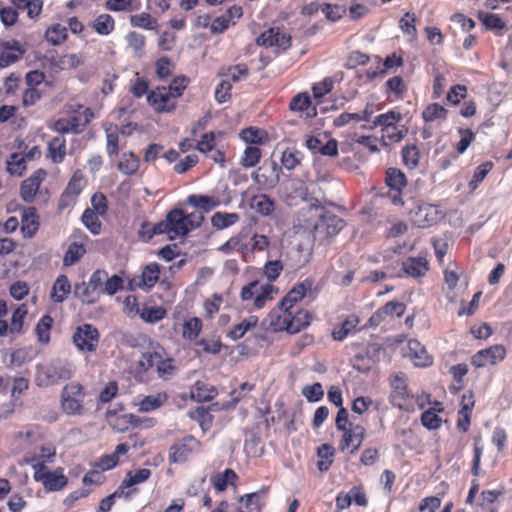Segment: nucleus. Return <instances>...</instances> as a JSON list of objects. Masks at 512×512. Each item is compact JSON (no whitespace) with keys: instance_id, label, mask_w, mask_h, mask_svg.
Instances as JSON below:
<instances>
[{"instance_id":"0e129e2a","label":"nucleus","mask_w":512,"mask_h":512,"mask_svg":"<svg viewBox=\"0 0 512 512\" xmlns=\"http://www.w3.org/2000/svg\"><path fill=\"white\" fill-rule=\"evenodd\" d=\"M494 163L492 161H485L478 165L472 175L471 180L468 183V187L471 191L476 190L480 183L486 178L489 172L493 169Z\"/></svg>"},{"instance_id":"f257e3e1","label":"nucleus","mask_w":512,"mask_h":512,"mask_svg":"<svg viewBox=\"0 0 512 512\" xmlns=\"http://www.w3.org/2000/svg\"><path fill=\"white\" fill-rule=\"evenodd\" d=\"M314 281L306 278L296 283L269 312V328L274 332L296 334L308 327L311 313L302 308L301 303L312 292Z\"/></svg>"},{"instance_id":"1a4fd4ad","label":"nucleus","mask_w":512,"mask_h":512,"mask_svg":"<svg viewBox=\"0 0 512 512\" xmlns=\"http://www.w3.org/2000/svg\"><path fill=\"white\" fill-rule=\"evenodd\" d=\"M87 184V180L80 169H77L68 181L58 201V209L65 210L74 206L77 199Z\"/></svg>"},{"instance_id":"bb28decb","label":"nucleus","mask_w":512,"mask_h":512,"mask_svg":"<svg viewBox=\"0 0 512 512\" xmlns=\"http://www.w3.org/2000/svg\"><path fill=\"white\" fill-rule=\"evenodd\" d=\"M429 269V261L424 256L407 257L402 262V270L405 275L412 278L424 277Z\"/></svg>"},{"instance_id":"3c124183","label":"nucleus","mask_w":512,"mask_h":512,"mask_svg":"<svg viewBox=\"0 0 512 512\" xmlns=\"http://www.w3.org/2000/svg\"><path fill=\"white\" fill-rule=\"evenodd\" d=\"M502 494V491L484 490L481 493V501L478 504L476 512H498L496 501Z\"/></svg>"},{"instance_id":"ddd939ff","label":"nucleus","mask_w":512,"mask_h":512,"mask_svg":"<svg viewBox=\"0 0 512 512\" xmlns=\"http://www.w3.org/2000/svg\"><path fill=\"white\" fill-rule=\"evenodd\" d=\"M100 334L92 324L78 326L73 334V343L82 352H94L99 344Z\"/></svg>"},{"instance_id":"0eeeda50","label":"nucleus","mask_w":512,"mask_h":512,"mask_svg":"<svg viewBox=\"0 0 512 512\" xmlns=\"http://www.w3.org/2000/svg\"><path fill=\"white\" fill-rule=\"evenodd\" d=\"M273 286L254 280L244 285L240 291V299L253 309H262L268 300H272Z\"/></svg>"},{"instance_id":"423d86ee","label":"nucleus","mask_w":512,"mask_h":512,"mask_svg":"<svg viewBox=\"0 0 512 512\" xmlns=\"http://www.w3.org/2000/svg\"><path fill=\"white\" fill-rule=\"evenodd\" d=\"M74 371L75 368L69 361L55 359L38 370L37 379L39 385H54L60 381L70 380L74 375Z\"/></svg>"},{"instance_id":"e433bc0d","label":"nucleus","mask_w":512,"mask_h":512,"mask_svg":"<svg viewBox=\"0 0 512 512\" xmlns=\"http://www.w3.org/2000/svg\"><path fill=\"white\" fill-rule=\"evenodd\" d=\"M477 17L487 30L493 31L496 35L500 36L506 30V23L498 14L479 11Z\"/></svg>"},{"instance_id":"7ed1b4c3","label":"nucleus","mask_w":512,"mask_h":512,"mask_svg":"<svg viewBox=\"0 0 512 512\" xmlns=\"http://www.w3.org/2000/svg\"><path fill=\"white\" fill-rule=\"evenodd\" d=\"M26 463L30 464L34 470V480L41 483L46 491H60L68 484V478L62 467H57L51 471L45 462L39 461L36 456L26 458Z\"/></svg>"},{"instance_id":"49530a36","label":"nucleus","mask_w":512,"mask_h":512,"mask_svg":"<svg viewBox=\"0 0 512 512\" xmlns=\"http://www.w3.org/2000/svg\"><path fill=\"white\" fill-rule=\"evenodd\" d=\"M90 27L97 34L107 36L115 30V20L109 14H100L90 23Z\"/></svg>"},{"instance_id":"c756f323","label":"nucleus","mask_w":512,"mask_h":512,"mask_svg":"<svg viewBox=\"0 0 512 512\" xmlns=\"http://www.w3.org/2000/svg\"><path fill=\"white\" fill-rule=\"evenodd\" d=\"M218 395V391L215 386L198 380L192 386L190 396L197 402H209Z\"/></svg>"},{"instance_id":"72a5a7b5","label":"nucleus","mask_w":512,"mask_h":512,"mask_svg":"<svg viewBox=\"0 0 512 512\" xmlns=\"http://www.w3.org/2000/svg\"><path fill=\"white\" fill-rule=\"evenodd\" d=\"M81 241H74L69 244L67 251L63 257V265L66 267L76 264L86 253L85 241L88 240L86 235L81 236Z\"/></svg>"},{"instance_id":"69168bd1","label":"nucleus","mask_w":512,"mask_h":512,"mask_svg":"<svg viewBox=\"0 0 512 512\" xmlns=\"http://www.w3.org/2000/svg\"><path fill=\"white\" fill-rule=\"evenodd\" d=\"M83 64V59L81 55L77 53H69L64 54L61 56H58L55 61L54 65L59 68L60 70H72L76 69L80 65Z\"/></svg>"},{"instance_id":"4c0bfd02","label":"nucleus","mask_w":512,"mask_h":512,"mask_svg":"<svg viewBox=\"0 0 512 512\" xmlns=\"http://www.w3.org/2000/svg\"><path fill=\"white\" fill-rule=\"evenodd\" d=\"M238 479L237 473L233 469L227 468L223 472L215 474L211 478V483L216 491L223 492L227 489L228 485L236 487Z\"/></svg>"},{"instance_id":"4468645a","label":"nucleus","mask_w":512,"mask_h":512,"mask_svg":"<svg viewBox=\"0 0 512 512\" xmlns=\"http://www.w3.org/2000/svg\"><path fill=\"white\" fill-rule=\"evenodd\" d=\"M186 221V214L182 209H172L162 220L165 234H168L172 240L186 236L190 232Z\"/></svg>"},{"instance_id":"dca6fc26","label":"nucleus","mask_w":512,"mask_h":512,"mask_svg":"<svg viewBox=\"0 0 512 512\" xmlns=\"http://www.w3.org/2000/svg\"><path fill=\"white\" fill-rule=\"evenodd\" d=\"M281 168L276 161H271L268 167H259L252 172L251 177L261 190H271L280 182Z\"/></svg>"},{"instance_id":"5fc2aeb1","label":"nucleus","mask_w":512,"mask_h":512,"mask_svg":"<svg viewBox=\"0 0 512 512\" xmlns=\"http://www.w3.org/2000/svg\"><path fill=\"white\" fill-rule=\"evenodd\" d=\"M152 472L148 468H141L136 471H128L121 483V488H130L149 480Z\"/></svg>"},{"instance_id":"de8ad7c7","label":"nucleus","mask_w":512,"mask_h":512,"mask_svg":"<svg viewBox=\"0 0 512 512\" xmlns=\"http://www.w3.org/2000/svg\"><path fill=\"white\" fill-rule=\"evenodd\" d=\"M251 207L262 216H270L275 210V202L268 195L259 194L252 197Z\"/></svg>"},{"instance_id":"c03bdc74","label":"nucleus","mask_w":512,"mask_h":512,"mask_svg":"<svg viewBox=\"0 0 512 512\" xmlns=\"http://www.w3.org/2000/svg\"><path fill=\"white\" fill-rule=\"evenodd\" d=\"M335 449L330 444H322L317 448V467L320 472H326L334 462Z\"/></svg>"},{"instance_id":"680f3d73","label":"nucleus","mask_w":512,"mask_h":512,"mask_svg":"<svg viewBox=\"0 0 512 512\" xmlns=\"http://www.w3.org/2000/svg\"><path fill=\"white\" fill-rule=\"evenodd\" d=\"M188 416L199 423L203 431L211 428L213 423V416L210 414L209 409L199 406L188 412Z\"/></svg>"},{"instance_id":"f3484780","label":"nucleus","mask_w":512,"mask_h":512,"mask_svg":"<svg viewBox=\"0 0 512 512\" xmlns=\"http://www.w3.org/2000/svg\"><path fill=\"white\" fill-rule=\"evenodd\" d=\"M291 36L280 28H269L262 32L256 39V43L259 46L266 48H277L281 51H286L291 47Z\"/></svg>"},{"instance_id":"8fccbe9b","label":"nucleus","mask_w":512,"mask_h":512,"mask_svg":"<svg viewBox=\"0 0 512 512\" xmlns=\"http://www.w3.org/2000/svg\"><path fill=\"white\" fill-rule=\"evenodd\" d=\"M421 116L426 123H431L437 120L445 121L448 116V110L439 103H431L423 109Z\"/></svg>"},{"instance_id":"ea45409f","label":"nucleus","mask_w":512,"mask_h":512,"mask_svg":"<svg viewBox=\"0 0 512 512\" xmlns=\"http://www.w3.org/2000/svg\"><path fill=\"white\" fill-rule=\"evenodd\" d=\"M16 9L26 11L27 17L33 21H37L42 13L43 0H11Z\"/></svg>"},{"instance_id":"37998d69","label":"nucleus","mask_w":512,"mask_h":512,"mask_svg":"<svg viewBox=\"0 0 512 512\" xmlns=\"http://www.w3.org/2000/svg\"><path fill=\"white\" fill-rule=\"evenodd\" d=\"M408 133L404 125L394 124L381 128V140L384 145L400 142Z\"/></svg>"},{"instance_id":"09e8293b","label":"nucleus","mask_w":512,"mask_h":512,"mask_svg":"<svg viewBox=\"0 0 512 512\" xmlns=\"http://www.w3.org/2000/svg\"><path fill=\"white\" fill-rule=\"evenodd\" d=\"M187 201L192 206L199 208L203 212H210L220 205L218 197L208 195H190L187 198Z\"/></svg>"},{"instance_id":"052dcab7","label":"nucleus","mask_w":512,"mask_h":512,"mask_svg":"<svg viewBox=\"0 0 512 512\" xmlns=\"http://www.w3.org/2000/svg\"><path fill=\"white\" fill-rule=\"evenodd\" d=\"M262 158V151L258 146L247 145L240 158V164L243 168L255 167Z\"/></svg>"},{"instance_id":"7c9ffc66","label":"nucleus","mask_w":512,"mask_h":512,"mask_svg":"<svg viewBox=\"0 0 512 512\" xmlns=\"http://www.w3.org/2000/svg\"><path fill=\"white\" fill-rule=\"evenodd\" d=\"M129 450L130 446L127 443H120L116 446L113 453L102 455L95 463V467L102 471L113 469L119 463V456L126 454Z\"/></svg>"},{"instance_id":"13d9d810","label":"nucleus","mask_w":512,"mask_h":512,"mask_svg":"<svg viewBox=\"0 0 512 512\" xmlns=\"http://www.w3.org/2000/svg\"><path fill=\"white\" fill-rule=\"evenodd\" d=\"M202 327L203 323L200 318L191 317L182 325V337L190 341L196 340L202 331Z\"/></svg>"},{"instance_id":"473e14b6","label":"nucleus","mask_w":512,"mask_h":512,"mask_svg":"<svg viewBox=\"0 0 512 512\" xmlns=\"http://www.w3.org/2000/svg\"><path fill=\"white\" fill-rule=\"evenodd\" d=\"M240 139L247 145L258 146L268 142L269 136L266 130L254 126L244 128L239 133Z\"/></svg>"},{"instance_id":"603ef678","label":"nucleus","mask_w":512,"mask_h":512,"mask_svg":"<svg viewBox=\"0 0 512 512\" xmlns=\"http://www.w3.org/2000/svg\"><path fill=\"white\" fill-rule=\"evenodd\" d=\"M107 422L114 431L125 432L131 428V413L118 414L108 411Z\"/></svg>"},{"instance_id":"4d7b16f0","label":"nucleus","mask_w":512,"mask_h":512,"mask_svg":"<svg viewBox=\"0 0 512 512\" xmlns=\"http://www.w3.org/2000/svg\"><path fill=\"white\" fill-rule=\"evenodd\" d=\"M222 136H224V133L221 131L204 133L197 142L195 149L203 154L212 152L218 146L216 142L217 138Z\"/></svg>"},{"instance_id":"9d476101","label":"nucleus","mask_w":512,"mask_h":512,"mask_svg":"<svg viewBox=\"0 0 512 512\" xmlns=\"http://www.w3.org/2000/svg\"><path fill=\"white\" fill-rule=\"evenodd\" d=\"M46 177V170L40 168L34 171L28 178L23 180L19 191L21 199L24 202L31 204L36 200L37 195H42L43 192L48 194V189H41V185Z\"/></svg>"},{"instance_id":"cd10ccee","label":"nucleus","mask_w":512,"mask_h":512,"mask_svg":"<svg viewBox=\"0 0 512 512\" xmlns=\"http://www.w3.org/2000/svg\"><path fill=\"white\" fill-rule=\"evenodd\" d=\"M407 356L417 367H428L433 362V358L428 354L425 347L415 339L408 341Z\"/></svg>"},{"instance_id":"f704fd0d","label":"nucleus","mask_w":512,"mask_h":512,"mask_svg":"<svg viewBox=\"0 0 512 512\" xmlns=\"http://www.w3.org/2000/svg\"><path fill=\"white\" fill-rule=\"evenodd\" d=\"M407 92V85L401 76H393L385 83V94L391 101L402 100Z\"/></svg>"},{"instance_id":"c9c22d12","label":"nucleus","mask_w":512,"mask_h":512,"mask_svg":"<svg viewBox=\"0 0 512 512\" xmlns=\"http://www.w3.org/2000/svg\"><path fill=\"white\" fill-rule=\"evenodd\" d=\"M259 322V318L255 315H250L244 318L240 323L233 325L227 332V338L236 341L244 337V335L254 329Z\"/></svg>"},{"instance_id":"79ce46f5","label":"nucleus","mask_w":512,"mask_h":512,"mask_svg":"<svg viewBox=\"0 0 512 512\" xmlns=\"http://www.w3.org/2000/svg\"><path fill=\"white\" fill-rule=\"evenodd\" d=\"M71 292V282L65 274L59 275L52 287L51 299L56 303H62Z\"/></svg>"},{"instance_id":"20e7f679","label":"nucleus","mask_w":512,"mask_h":512,"mask_svg":"<svg viewBox=\"0 0 512 512\" xmlns=\"http://www.w3.org/2000/svg\"><path fill=\"white\" fill-rule=\"evenodd\" d=\"M93 116L94 114L90 108L79 105L78 108L71 111L67 117L55 120L50 128L60 134H79L89 124Z\"/></svg>"},{"instance_id":"f03ea898","label":"nucleus","mask_w":512,"mask_h":512,"mask_svg":"<svg viewBox=\"0 0 512 512\" xmlns=\"http://www.w3.org/2000/svg\"><path fill=\"white\" fill-rule=\"evenodd\" d=\"M390 393L389 403L394 407L406 413L415 411L414 394L408 388V378L404 372L392 373L388 378Z\"/></svg>"},{"instance_id":"338daca9","label":"nucleus","mask_w":512,"mask_h":512,"mask_svg":"<svg viewBox=\"0 0 512 512\" xmlns=\"http://www.w3.org/2000/svg\"><path fill=\"white\" fill-rule=\"evenodd\" d=\"M99 292L86 282L77 284L75 286V296L80 299L83 303L94 304L99 298Z\"/></svg>"},{"instance_id":"e2e57ef3","label":"nucleus","mask_w":512,"mask_h":512,"mask_svg":"<svg viewBox=\"0 0 512 512\" xmlns=\"http://www.w3.org/2000/svg\"><path fill=\"white\" fill-rule=\"evenodd\" d=\"M303 154L295 148H286L281 155L282 167L286 170H294L301 164Z\"/></svg>"},{"instance_id":"a211bd4d","label":"nucleus","mask_w":512,"mask_h":512,"mask_svg":"<svg viewBox=\"0 0 512 512\" xmlns=\"http://www.w3.org/2000/svg\"><path fill=\"white\" fill-rule=\"evenodd\" d=\"M344 225L345 223L343 219L334 213L325 210L320 221H318V225H316L314 233L315 236L322 239L332 238L342 230Z\"/></svg>"},{"instance_id":"c85d7f7f","label":"nucleus","mask_w":512,"mask_h":512,"mask_svg":"<svg viewBox=\"0 0 512 512\" xmlns=\"http://www.w3.org/2000/svg\"><path fill=\"white\" fill-rule=\"evenodd\" d=\"M168 398L169 396L165 391L144 396L136 403V406L138 407V412L148 413L155 411L161 408L167 402Z\"/></svg>"},{"instance_id":"58836bf2","label":"nucleus","mask_w":512,"mask_h":512,"mask_svg":"<svg viewBox=\"0 0 512 512\" xmlns=\"http://www.w3.org/2000/svg\"><path fill=\"white\" fill-rule=\"evenodd\" d=\"M48 157L54 164L62 163L66 156V139L64 136H56L48 142Z\"/></svg>"},{"instance_id":"9b49d317","label":"nucleus","mask_w":512,"mask_h":512,"mask_svg":"<svg viewBox=\"0 0 512 512\" xmlns=\"http://www.w3.org/2000/svg\"><path fill=\"white\" fill-rule=\"evenodd\" d=\"M147 102L157 113H170L177 108L178 98L166 86H157L148 93Z\"/></svg>"},{"instance_id":"2f4dec72","label":"nucleus","mask_w":512,"mask_h":512,"mask_svg":"<svg viewBox=\"0 0 512 512\" xmlns=\"http://www.w3.org/2000/svg\"><path fill=\"white\" fill-rule=\"evenodd\" d=\"M360 323V319L357 315L351 314L348 315L345 320H343L340 324L336 325L331 333L333 340L335 341H343L346 339L353 331L356 330V327Z\"/></svg>"},{"instance_id":"f8f14e48","label":"nucleus","mask_w":512,"mask_h":512,"mask_svg":"<svg viewBox=\"0 0 512 512\" xmlns=\"http://www.w3.org/2000/svg\"><path fill=\"white\" fill-rule=\"evenodd\" d=\"M385 183L389 187V197L392 203L403 206L402 192L408 184L405 173L399 168L389 167L385 173Z\"/></svg>"},{"instance_id":"a18cd8bd","label":"nucleus","mask_w":512,"mask_h":512,"mask_svg":"<svg viewBox=\"0 0 512 512\" xmlns=\"http://www.w3.org/2000/svg\"><path fill=\"white\" fill-rule=\"evenodd\" d=\"M44 37L49 44L59 46L68 39L67 27L60 23L52 24L46 29Z\"/></svg>"},{"instance_id":"6e6d98bb","label":"nucleus","mask_w":512,"mask_h":512,"mask_svg":"<svg viewBox=\"0 0 512 512\" xmlns=\"http://www.w3.org/2000/svg\"><path fill=\"white\" fill-rule=\"evenodd\" d=\"M403 164L410 170L419 165L420 150L416 144H407L401 150Z\"/></svg>"},{"instance_id":"39448f33","label":"nucleus","mask_w":512,"mask_h":512,"mask_svg":"<svg viewBox=\"0 0 512 512\" xmlns=\"http://www.w3.org/2000/svg\"><path fill=\"white\" fill-rule=\"evenodd\" d=\"M86 392L84 386L79 382L66 384L60 395L61 410L68 416H81L84 414V400Z\"/></svg>"},{"instance_id":"5701e85b","label":"nucleus","mask_w":512,"mask_h":512,"mask_svg":"<svg viewBox=\"0 0 512 512\" xmlns=\"http://www.w3.org/2000/svg\"><path fill=\"white\" fill-rule=\"evenodd\" d=\"M325 212V208L318 202L310 204L306 208H302L298 214V220L302 227L307 230H316V225Z\"/></svg>"},{"instance_id":"6e6552de","label":"nucleus","mask_w":512,"mask_h":512,"mask_svg":"<svg viewBox=\"0 0 512 512\" xmlns=\"http://www.w3.org/2000/svg\"><path fill=\"white\" fill-rule=\"evenodd\" d=\"M201 448V442L192 435L177 440L169 449L168 460L170 464H181Z\"/></svg>"},{"instance_id":"412c9836","label":"nucleus","mask_w":512,"mask_h":512,"mask_svg":"<svg viewBox=\"0 0 512 512\" xmlns=\"http://www.w3.org/2000/svg\"><path fill=\"white\" fill-rule=\"evenodd\" d=\"M283 197L287 202L300 199L306 201L308 199V187L305 181L300 178H291L282 184Z\"/></svg>"},{"instance_id":"a878e982","label":"nucleus","mask_w":512,"mask_h":512,"mask_svg":"<svg viewBox=\"0 0 512 512\" xmlns=\"http://www.w3.org/2000/svg\"><path fill=\"white\" fill-rule=\"evenodd\" d=\"M165 354L166 351L161 345H151L150 348L142 353L141 359L138 362V369L142 372H147L152 368L156 369Z\"/></svg>"},{"instance_id":"864d4df0","label":"nucleus","mask_w":512,"mask_h":512,"mask_svg":"<svg viewBox=\"0 0 512 512\" xmlns=\"http://www.w3.org/2000/svg\"><path fill=\"white\" fill-rule=\"evenodd\" d=\"M118 169L125 175L135 174L140 166V159L133 152H124L118 162Z\"/></svg>"},{"instance_id":"bf43d9fd","label":"nucleus","mask_w":512,"mask_h":512,"mask_svg":"<svg viewBox=\"0 0 512 512\" xmlns=\"http://www.w3.org/2000/svg\"><path fill=\"white\" fill-rule=\"evenodd\" d=\"M28 314V309L25 304L19 305L13 312L10 324L8 325V332L10 334H19L22 332L24 320Z\"/></svg>"},{"instance_id":"2eb2a0df","label":"nucleus","mask_w":512,"mask_h":512,"mask_svg":"<svg viewBox=\"0 0 512 512\" xmlns=\"http://www.w3.org/2000/svg\"><path fill=\"white\" fill-rule=\"evenodd\" d=\"M406 305L400 301H389L378 308L368 319L369 327L376 328L387 320L400 318L405 314Z\"/></svg>"},{"instance_id":"aec40b11","label":"nucleus","mask_w":512,"mask_h":512,"mask_svg":"<svg viewBox=\"0 0 512 512\" xmlns=\"http://www.w3.org/2000/svg\"><path fill=\"white\" fill-rule=\"evenodd\" d=\"M25 52V46L17 40L0 41V68L16 63Z\"/></svg>"},{"instance_id":"6ab92c4d","label":"nucleus","mask_w":512,"mask_h":512,"mask_svg":"<svg viewBox=\"0 0 512 512\" xmlns=\"http://www.w3.org/2000/svg\"><path fill=\"white\" fill-rule=\"evenodd\" d=\"M506 349L503 345H493L488 348L479 350L471 357V364L477 368L496 365L504 360Z\"/></svg>"},{"instance_id":"774afa93","label":"nucleus","mask_w":512,"mask_h":512,"mask_svg":"<svg viewBox=\"0 0 512 512\" xmlns=\"http://www.w3.org/2000/svg\"><path fill=\"white\" fill-rule=\"evenodd\" d=\"M53 318L46 314L40 318L38 321L35 332L38 338V341L42 344H48L50 341V330L52 328Z\"/></svg>"},{"instance_id":"a19ab883","label":"nucleus","mask_w":512,"mask_h":512,"mask_svg":"<svg viewBox=\"0 0 512 512\" xmlns=\"http://www.w3.org/2000/svg\"><path fill=\"white\" fill-rule=\"evenodd\" d=\"M236 512H261L263 503L259 492L248 493L238 498Z\"/></svg>"},{"instance_id":"393cba45","label":"nucleus","mask_w":512,"mask_h":512,"mask_svg":"<svg viewBox=\"0 0 512 512\" xmlns=\"http://www.w3.org/2000/svg\"><path fill=\"white\" fill-rule=\"evenodd\" d=\"M40 227V217L37 209L33 206L27 207L21 214V232L23 237L32 238Z\"/></svg>"},{"instance_id":"4be33fe9","label":"nucleus","mask_w":512,"mask_h":512,"mask_svg":"<svg viewBox=\"0 0 512 512\" xmlns=\"http://www.w3.org/2000/svg\"><path fill=\"white\" fill-rule=\"evenodd\" d=\"M343 436L339 443V449L344 451L351 448L350 453L356 452L363 443L365 429L361 425L355 427H348L342 430Z\"/></svg>"},{"instance_id":"b1692460","label":"nucleus","mask_w":512,"mask_h":512,"mask_svg":"<svg viewBox=\"0 0 512 512\" xmlns=\"http://www.w3.org/2000/svg\"><path fill=\"white\" fill-rule=\"evenodd\" d=\"M160 277V265L156 262L147 264L141 272V275L132 279V283L140 289H151L158 282Z\"/></svg>"}]
</instances>
